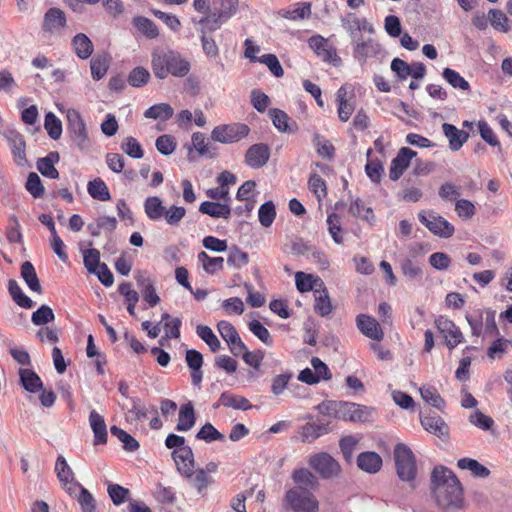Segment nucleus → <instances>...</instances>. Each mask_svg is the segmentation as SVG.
<instances>
[{"mask_svg": "<svg viewBox=\"0 0 512 512\" xmlns=\"http://www.w3.org/2000/svg\"><path fill=\"white\" fill-rule=\"evenodd\" d=\"M151 68L154 76L160 80L168 76L183 78L189 74L191 63L179 51L157 48L151 54Z\"/></svg>", "mask_w": 512, "mask_h": 512, "instance_id": "nucleus-1", "label": "nucleus"}, {"mask_svg": "<svg viewBox=\"0 0 512 512\" xmlns=\"http://www.w3.org/2000/svg\"><path fill=\"white\" fill-rule=\"evenodd\" d=\"M144 212L147 218L151 221L158 222L165 220V222L172 227L180 224L186 215V209L182 206L171 205L166 207L163 201L158 196H149L143 203Z\"/></svg>", "mask_w": 512, "mask_h": 512, "instance_id": "nucleus-2", "label": "nucleus"}, {"mask_svg": "<svg viewBox=\"0 0 512 512\" xmlns=\"http://www.w3.org/2000/svg\"><path fill=\"white\" fill-rule=\"evenodd\" d=\"M496 312L491 308H478L467 313L465 318L474 337L482 335L499 336V329L495 320Z\"/></svg>", "mask_w": 512, "mask_h": 512, "instance_id": "nucleus-3", "label": "nucleus"}, {"mask_svg": "<svg viewBox=\"0 0 512 512\" xmlns=\"http://www.w3.org/2000/svg\"><path fill=\"white\" fill-rule=\"evenodd\" d=\"M66 119V131L73 144L81 151L88 150L91 146V141L86 123L80 112L70 108L66 111Z\"/></svg>", "mask_w": 512, "mask_h": 512, "instance_id": "nucleus-4", "label": "nucleus"}, {"mask_svg": "<svg viewBox=\"0 0 512 512\" xmlns=\"http://www.w3.org/2000/svg\"><path fill=\"white\" fill-rule=\"evenodd\" d=\"M284 502L293 512H318L319 504L313 493L303 488H290Z\"/></svg>", "mask_w": 512, "mask_h": 512, "instance_id": "nucleus-5", "label": "nucleus"}, {"mask_svg": "<svg viewBox=\"0 0 512 512\" xmlns=\"http://www.w3.org/2000/svg\"><path fill=\"white\" fill-rule=\"evenodd\" d=\"M394 458L398 477L403 481H413L417 474V467L411 449L403 443H398L394 449Z\"/></svg>", "mask_w": 512, "mask_h": 512, "instance_id": "nucleus-6", "label": "nucleus"}, {"mask_svg": "<svg viewBox=\"0 0 512 512\" xmlns=\"http://www.w3.org/2000/svg\"><path fill=\"white\" fill-rule=\"evenodd\" d=\"M249 133L250 128L244 123L222 124L213 128L211 139L222 144H232L246 138Z\"/></svg>", "mask_w": 512, "mask_h": 512, "instance_id": "nucleus-7", "label": "nucleus"}, {"mask_svg": "<svg viewBox=\"0 0 512 512\" xmlns=\"http://www.w3.org/2000/svg\"><path fill=\"white\" fill-rule=\"evenodd\" d=\"M433 494L439 507L444 509H459L462 507L463 492L460 482L437 487Z\"/></svg>", "mask_w": 512, "mask_h": 512, "instance_id": "nucleus-8", "label": "nucleus"}, {"mask_svg": "<svg viewBox=\"0 0 512 512\" xmlns=\"http://www.w3.org/2000/svg\"><path fill=\"white\" fill-rule=\"evenodd\" d=\"M418 218L431 233L441 238H449L455 232L454 226L434 211H421Z\"/></svg>", "mask_w": 512, "mask_h": 512, "instance_id": "nucleus-9", "label": "nucleus"}, {"mask_svg": "<svg viewBox=\"0 0 512 512\" xmlns=\"http://www.w3.org/2000/svg\"><path fill=\"white\" fill-rule=\"evenodd\" d=\"M308 464L323 479L336 477L341 471L339 463L326 452L311 455Z\"/></svg>", "mask_w": 512, "mask_h": 512, "instance_id": "nucleus-10", "label": "nucleus"}, {"mask_svg": "<svg viewBox=\"0 0 512 512\" xmlns=\"http://www.w3.org/2000/svg\"><path fill=\"white\" fill-rule=\"evenodd\" d=\"M353 57L362 66L369 58L377 57L382 52L381 45L373 38L364 40L357 38L352 41Z\"/></svg>", "mask_w": 512, "mask_h": 512, "instance_id": "nucleus-11", "label": "nucleus"}, {"mask_svg": "<svg viewBox=\"0 0 512 512\" xmlns=\"http://www.w3.org/2000/svg\"><path fill=\"white\" fill-rule=\"evenodd\" d=\"M217 331L227 343L230 352L238 357L245 350V343L240 338L236 328L228 321L221 320L217 323Z\"/></svg>", "mask_w": 512, "mask_h": 512, "instance_id": "nucleus-12", "label": "nucleus"}, {"mask_svg": "<svg viewBox=\"0 0 512 512\" xmlns=\"http://www.w3.org/2000/svg\"><path fill=\"white\" fill-rule=\"evenodd\" d=\"M435 325L439 333L445 339V344L450 350L463 342L464 337L462 332L450 319L444 316H439L435 320Z\"/></svg>", "mask_w": 512, "mask_h": 512, "instance_id": "nucleus-13", "label": "nucleus"}, {"mask_svg": "<svg viewBox=\"0 0 512 512\" xmlns=\"http://www.w3.org/2000/svg\"><path fill=\"white\" fill-rule=\"evenodd\" d=\"M270 155L271 150L266 143H256L246 150L244 163L249 168L260 169L268 163Z\"/></svg>", "mask_w": 512, "mask_h": 512, "instance_id": "nucleus-14", "label": "nucleus"}, {"mask_svg": "<svg viewBox=\"0 0 512 512\" xmlns=\"http://www.w3.org/2000/svg\"><path fill=\"white\" fill-rule=\"evenodd\" d=\"M308 46L324 62L334 64L339 59L336 49L321 35L311 36L308 39Z\"/></svg>", "mask_w": 512, "mask_h": 512, "instance_id": "nucleus-15", "label": "nucleus"}, {"mask_svg": "<svg viewBox=\"0 0 512 512\" xmlns=\"http://www.w3.org/2000/svg\"><path fill=\"white\" fill-rule=\"evenodd\" d=\"M370 416L371 410L368 407L356 403L340 401L338 419L365 422Z\"/></svg>", "mask_w": 512, "mask_h": 512, "instance_id": "nucleus-16", "label": "nucleus"}, {"mask_svg": "<svg viewBox=\"0 0 512 512\" xmlns=\"http://www.w3.org/2000/svg\"><path fill=\"white\" fill-rule=\"evenodd\" d=\"M416 155L417 153L408 147L399 149L397 155L391 161L389 178L392 181H397L409 167L411 160Z\"/></svg>", "mask_w": 512, "mask_h": 512, "instance_id": "nucleus-17", "label": "nucleus"}, {"mask_svg": "<svg viewBox=\"0 0 512 512\" xmlns=\"http://www.w3.org/2000/svg\"><path fill=\"white\" fill-rule=\"evenodd\" d=\"M66 24L67 19L64 11L60 8L52 7L43 16L42 30L49 34H60Z\"/></svg>", "mask_w": 512, "mask_h": 512, "instance_id": "nucleus-18", "label": "nucleus"}, {"mask_svg": "<svg viewBox=\"0 0 512 512\" xmlns=\"http://www.w3.org/2000/svg\"><path fill=\"white\" fill-rule=\"evenodd\" d=\"M13 155L14 161L17 165L23 166L26 164V143L23 135L14 129L7 130L4 134Z\"/></svg>", "mask_w": 512, "mask_h": 512, "instance_id": "nucleus-19", "label": "nucleus"}, {"mask_svg": "<svg viewBox=\"0 0 512 512\" xmlns=\"http://www.w3.org/2000/svg\"><path fill=\"white\" fill-rule=\"evenodd\" d=\"M356 326L369 339L379 342L384 338V332L380 324L370 315L359 314L356 317Z\"/></svg>", "mask_w": 512, "mask_h": 512, "instance_id": "nucleus-20", "label": "nucleus"}, {"mask_svg": "<svg viewBox=\"0 0 512 512\" xmlns=\"http://www.w3.org/2000/svg\"><path fill=\"white\" fill-rule=\"evenodd\" d=\"M172 457L179 473L185 477H191L194 474V454L190 446L175 449L172 452Z\"/></svg>", "mask_w": 512, "mask_h": 512, "instance_id": "nucleus-21", "label": "nucleus"}, {"mask_svg": "<svg viewBox=\"0 0 512 512\" xmlns=\"http://www.w3.org/2000/svg\"><path fill=\"white\" fill-rule=\"evenodd\" d=\"M233 10L229 12H214L199 20L200 35H211L232 17Z\"/></svg>", "mask_w": 512, "mask_h": 512, "instance_id": "nucleus-22", "label": "nucleus"}, {"mask_svg": "<svg viewBox=\"0 0 512 512\" xmlns=\"http://www.w3.org/2000/svg\"><path fill=\"white\" fill-rule=\"evenodd\" d=\"M420 421L422 427L431 434L439 438H446L449 435V427L445 421L438 415H421Z\"/></svg>", "mask_w": 512, "mask_h": 512, "instance_id": "nucleus-23", "label": "nucleus"}, {"mask_svg": "<svg viewBox=\"0 0 512 512\" xmlns=\"http://www.w3.org/2000/svg\"><path fill=\"white\" fill-rule=\"evenodd\" d=\"M89 424L94 434V445H104L107 443V425L104 417L96 410H92L89 414Z\"/></svg>", "mask_w": 512, "mask_h": 512, "instance_id": "nucleus-24", "label": "nucleus"}, {"mask_svg": "<svg viewBox=\"0 0 512 512\" xmlns=\"http://www.w3.org/2000/svg\"><path fill=\"white\" fill-rule=\"evenodd\" d=\"M60 160V155L57 151L49 152L45 157L39 158L36 162L37 170L44 176L50 179H58L59 172L55 168V164Z\"/></svg>", "mask_w": 512, "mask_h": 512, "instance_id": "nucleus-25", "label": "nucleus"}, {"mask_svg": "<svg viewBox=\"0 0 512 512\" xmlns=\"http://www.w3.org/2000/svg\"><path fill=\"white\" fill-rule=\"evenodd\" d=\"M219 406L242 411H247L253 407L247 398L232 394L229 391H224L221 393L217 403L214 404V408H218Z\"/></svg>", "mask_w": 512, "mask_h": 512, "instance_id": "nucleus-26", "label": "nucleus"}, {"mask_svg": "<svg viewBox=\"0 0 512 512\" xmlns=\"http://www.w3.org/2000/svg\"><path fill=\"white\" fill-rule=\"evenodd\" d=\"M442 130L449 141V148L452 151L460 150L469 138L468 132L460 130L450 123H444L442 125Z\"/></svg>", "mask_w": 512, "mask_h": 512, "instance_id": "nucleus-27", "label": "nucleus"}, {"mask_svg": "<svg viewBox=\"0 0 512 512\" xmlns=\"http://www.w3.org/2000/svg\"><path fill=\"white\" fill-rule=\"evenodd\" d=\"M195 423L196 413L192 402L181 405L175 430L178 432H187L194 427Z\"/></svg>", "mask_w": 512, "mask_h": 512, "instance_id": "nucleus-28", "label": "nucleus"}, {"mask_svg": "<svg viewBox=\"0 0 512 512\" xmlns=\"http://www.w3.org/2000/svg\"><path fill=\"white\" fill-rule=\"evenodd\" d=\"M329 432V424L324 422H308L300 428L299 434L302 442L312 443Z\"/></svg>", "mask_w": 512, "mask_h": 512, "instance_id": "nucleus-29", "label": "nucleus"}, {"mask_svg": "<svg viewBox=\"0 0 512 512\" xmlns=\"http://www.w3.org/2000/svg\"><path fill=\"white\" fill-rule=\"evenodd\" d=\"M199 212L212 218H223L227 220L231 216L232 209L229 203L204 201L199 206Z\"/></svg>", "mask_w": 512, "mask_h": 512, "instance_id": "nucleus-30", "label": "nucleus"}, {"mask_svg": "<svg viewBox=\"0 0 512 512\" xmlns=\"http://www.w3.org/2000/svg\"><path fill=\"white\" fill-rule=\"evenodd\" d=\"M18 373L20 384L27 392L37 393L43 389V382L34 370L20 368Z\"/></svg>", "mask_w": 512, "mask_h": 512, "instance_id": "nucleus-31", "label": "nucleus"}, {"mask_svg": "<svg viewBox=\"0 0 512 512\" xmlns=\"http://www.w3.org/2000/svg\"><path fill=\"white\" fill-rule=\"evenodd\" d=\"M337 113L340 121L347 122L355 110L354 103L347 98L346 85L341 86L336 92Z\"/></svg>", "mask_w": 512, "mask_h": 512, "instance_id": "nucleus-32", "label": "nucleus"}, {"mask_svg": "<svg viewBox=\"0 0 512 512\" xmlns=\"http://www.w3.org/2000/svg\"><path fill=\"white\" fill-rule=\"evenodd\" d=\"M358 467L368 473H376L382 467V458L376 452H362L357 457Z\"/></svg>", "mask_w": 512, "mask_h": 512, "instance_id": "nucleus-33", "label": "nucleus"}, {"mask_svg": "<svg viewBox=\"0 0 512 512\" xmlns=\"http://www.w3.org/2000/svg\"><path fill=\"white\" fill-rule=\"evenodd\" d=\"M71 45L77 57L83 60L88 59L94 51L92 41L84 33L76 34L72 38Z\"/></svg>", "mask_w": 512, "mask_h": 512, "instance_id": "nucleus-34", "label": "nucleus"}, {"mask_svg": "<svg viewBox=\"0 0 512 512\" xmlns=\"http://www.w3.org/2000/svg\"><path fill=\"white\" fill-rule=\"evenodd\" d=\"M291 478L297 485L295 488L315 489L318 486L317 477L307 468H298L292 472Z\"/></svg>", "mask_w": 512, "mask_h": 512, "instance_id": "nucleus-35", "label": "nucleus"}, {"mask_svg": "<svg viewBox=\"0 0 512 512\" xmlns=\"http://www.w3.org/2000/svg\"><path fill=\"white\" fill-rule=\"evenodd\" d=\"M459 480L456 475L445 466H436L431 474V483L432 489H436L437 487L456 484Z\"/></svg>", "mask_w": 512, "mask_h": 512, "instance_id": "nucleus-36", "label": "nucleus"}, {"mask_svg": "<svg viewBox=\"0 0 512 512\" xmlns=\"http://www.w3.org/2000/svg\"><path fill=\"white\" fill-rule=\"evenodd\" d=\"M132 24L139 33L148 39H155L159 36L158 27L147 17L136 16L132 19Z\"/></svg>", "mask_w": 512, "mask_h": 512, "instance_id": "nucleus-37", "label": "nucleus"}, {"mask_svg": "<svg viewBox=\"0 0 512 512\" xmlns=\"http://www.w3.org/2000/svg\"><path fill=\"white\" fill-rule=\"evenodd\" d=\"M8 291L13 301L20 307L31 309L35 302L22 291L18 282L14 279L8 281Z\"/></svg>", "mask_w": 512, "mask_h": 512, "instance_id": "nucleus-38", "label": "nucleus"}, {"mask_svg": "<svg viewBox=\"0 0 512 512\" xmlns=\"http://www.w3.org/2000/svg\"><path fill=\"white\" fill-rule=\"evenodd\" d=\"M21 277L30 290L39 294L42 293V287L40 285L39 278L36 274L33 264L30 261H25L22 264Z\"/></svg>", "mask_w": 512, "mask_h": 512, "instance_id": "nucleus-39", "label": "nucleus"}, {"mask_svg": "<svg viewBox=\"0 0 512 512\" xmlns=\"http://www.w3.org/2000/svg\"><path fill=\"white\" fill-rule=\"evenodd\" d=\"M457 466L462 470H469L474 477L487 478L490 470L475 459L464 457L458 460Z\"/></svg>", "mask_w": 512, "mask_h": 512, "instance_id": "nucleus-40", "label": "nucleus"}, {"mask_svg": "<svg viewBox=\"0 0 512 512\" xmlns=\"http://www.w3.org/2000/svg\"><path fill=\"white\" fill-rule=\"evenodd\" d=\"M189 151L192 149L197 150L199 155L213 158L217 155L216 148H212L209 143L206 142L205 135L201 132H195L192 134V145L188 147Z\"/></svg>", "mask_w": 512, "mask_h": 512, "instance_id": "nucleus-41", "label": "nucleus"}, {"mask_svg": "<svg viewBox=\"0 0 512 512\" xmlns=\"http://www.w3.org/2000/svg\"><path fill=\"white\" fill-rule=\"evenodd\" d=\"M87 192L93 199L98 201L104 202L111 199L109 189L101 178L89 181L87 184Z\"/></svg>", "mask_w": 512, "mask_h": 512, "instance_id": "nucleus-42", "label": "nucleus"}, {"mask_svg": "<svg viewBox=\"0 0 512 512\" xmlns=\"http://www.w3.org/2000/svg\"><path fill=\"white\" fill-rule=\"evenodd\" d=\"M488 19L491 26L499 32L507 33L511 30L510 20L502 10L490 9Z\"/></svg>", "mask_w": 512, "mask_h": 512, "instance_id": "nucleus-43", "label": "nucleus"}, {"mask_svg": "<svg viewBox=\"0 0 512 512\" xmlns=\"http://www.w3.org/2000/svg\"><path fill=\"white\" fill-rule=\"evenodd\" d=\"M403 275L410 281H421L423 278L422 265L413 261L412 259L405 258L400 264Z\"/></svg>", "mask_w": 512, "mask_h": 512, "instance_id": "nucleus-44", "label": "nucleus"}, {"mask_svg": "<svg viewBox=\"0 0 512 512\" xmlns=\"http://www.w3.org/2000/svg\"><path fill=\"white\" fill-rule=\"evenodd\" d=\"M174 110L167 103L152 105L145 112L144 116L148 119L167 121L173 116Z\"/></svg>", "mask_w": 512, "mask_h": 512, "instance_id": "nucleus-45", "label": "nucleus"}, {"mask_svg": "<svg viewBox=\"0 0 512 512\" xmlns=\"http://www.w3.org/2000/svg\"><path fill=\"white\" fill-rule=\"evenodd\" d=\"M196 334L202 341H204L208 345V347L213 353L220 350L221 343L209 326L202 324L197 325Z\"/></svg>", "mask_w": 512, "mask_h": 512, "instance_id": "nucleus-46", "label": "nucleus"}, {"mask_svg": "<svg viewBox=\"0 0 512 512\" xmlns=\"http://www.w3.org/2000/svg\"><path fill=\"white\" fill-rule=\"evenodd\" d=\"M198 261L202 264L203 269L208 274H215L223 269V257H211L206 252L201 251L197 255Z\"/></svg>", "mask_w": 512, "mask_h": 512, "instance_id": "nucleus-47", "label": "nucleus"}, {"mask_svg": "<svg viewBox=\"0 0 512 512\" xmlns=\"http://www.w3.org/2000/svg\"><path fill=\"white\" fill-rule=\"evenodd\" d=\"M442 77L455 89L468 92L471 89L469 82L454 69L444 68Z\"/></svg>", "mask_w": 512, "mask_h": 512, "instance_id": "nucleus-48", "label": "nucleus"}, {"mask_svg": "<svg viewBox=\"0 0 512 512\" xmlns=\"http://www.w3.org/2000/svg\"><path fill=\"white\" fill-rule=\"evenodd\" d=\"M44 128L53 140H58L63 132L62 122L53 112L45 114Z\"/></svg>", "mask_w": 512, "mask_h": 512, "instance_id": "nucleus-49", "label": "nucleus"}, {"mask_svg": "<svg viewBox=\"0 0 512 512\" xmlns=\"http://www.w3.org/2000/svg\"><path fill=\"white\" fill-rule=\"evenodd\" d=\"M195 438L197 440L205 441L206 443H212L214 441H225V436L209 422L205 423L200 428V430L196 433Z\"/></svg>", "mask_w": 512, "mask_h": 512, "instance_id": "nucleus-50", "label": "nucleus"}, {"mask_svg": "<svg viewBox=\"0 0 512 512\" xmlns=\"http://www.w3.org/2000/svg\"><path fill=\"white\" fill-rule=\"evenodd\" d=\"M110 432L120 442L123 443L124 450L129 451V452H134L139 448V446H140L139 442L134 437H132L130 434H128L126 431H124L123 429L114 425L110 428Z\"/></svg>", "mask_w": 512, "mask_h": 512, "instance_id": "nucleus-51", "label": "nucleus"}, {"mask_svg": "<svg viewBox=\"0 0 512 512\" xmlns=\"http://www.w3.org/2000/svg\"><path fill=\"white\" fill-rule=\"evenodd\" d=\"M315 282H319L320 287L324 286L323 282L319 278H314L311 274H306L304 272H297L295 274L296 288L301 293L313 290Z\"/></svg>", "mask_w": 512, "mask_h": 512, "instance_id": "nucleus-52", "label": "nucleus"}, {"mask_svg": "<svg viewBox=\"0 0 512 512\" xmlns=\"http://www.w3.org/2000/svg\"><path fill=\"white\" fill-rule=\"evenodd\" d=\"M54 470L60 484L75 479V474L63 455H58Z\"/></svg>", "mask_w": 512, "mask_h": 512, "instance_id": "nucleus-53", "label": "nucleus"}, {"mask_svg": "<svg viewBox=\"0 0 512 512\" xmlns=\"http://www.w3.org/2000/svg\"><path fill=\"white\" fill-rule=\"evenodd\" d=\"M109 60L106 56H95L90 62L91 76L93 80H101L107 73Z\"/></svg>", "mask_w": 512, "mask_h": 512, "instance_id": "nucleus-54", "label": "nucleus"}, {"mask_svg": "<svg viewBox=\"0 0 512 512\" xmlns=\"http://www.w3.org/2000/svg\"><path fill=\"white\" fill-rule=\"evenodd\" d=\"M422 399L429 405L441 410L445 406V401L438 393L437 389L432 386H424L420 388Z\"/></svg>", "mask_w": 512, "mask_h": 512, "instance_id": "nucleus-55", "label": "nucleus"}, {"mask_svg": "<svg viewBox=\"0 0 512 512\" xmlns=\"http://www.w3.org/2000/svg\"><path fill=\"white\" fill-rule=\"evenodd\" d=\"M332 304L328 295L327 289L323 286L322 291L315 297V305L314 310L315 312L322 316L326 317L330 315L332 312Z\"/></svg>", "mask_w": 512, "mask_h": 512, "instance_id": "nucleus-56", "label": "nucleus"}, {"mask_svg": "<svg viewBox=\"0 0 512 512\" xmlns=\"http://www.w3.org/2000/svg\"><path fill=\"white\" fill-rule=\"evenodd\" d=\"M55 315L52 308L48 305H41L32 313L31 321L36 326H43L54 321Z\"/></svg>", "mask_w": 512, "mask_h": 512, "instance_id": "nucleus-57", "label": "nucleus"}, {"mask_svg": "<svg viewBox=\"0 0 512 512\" xmlns=\"http://www.w3.org/2000/svg\"><path fill=\"white\" fill-rule=\"evenodd\" d=\"M477 126L481 138L490 146L497 147L498 152H502L501 144L490 125L485 120H480Z\"/></svg>", "mask_w": 512, "mask_h": 512, "instance_id": "nucleus-58", "label": "nucleus"}, {"mask_svg": "<svg viewBox=\"0 0 512 512\" xmlns=\"http://www.w3.org/2000/svg\"><path fill=\"white\" fill-rule=\"evenodd\" d=\"M311 15V4L309 2L297 3V6L286 10L282 16L288 20H302Z\"/></svg>", "mask_w": 512, "mask_h": 512, "instance_id": "nucleus-59", "label": "nucleus"}, {"mask_svg": "<svg viewBox=\"0 0 512 512\" xmlns=\"http://www.w3.org/2000/svg\"><path fill=\"white\" fill-rule=\"evenodd\" d=\"M249 262L248 254L242 251L238 246H232L229 249L227 263L236 269H240Z\"/></svg>", "mask_w": 512, "mask_h": 512, "instance_id": "nucleus-60", "label": "nucleus"}, {"mask_svg": "<svg viewBox=\"0 0 512 512\" xmlns=\"http://www.w3.org/2000/svg\"><path fill=\"white\" fill-rule=\"evenodd\" d=\"M276 209L272 201L263 203L258 211L259 222L263 227H270L275 220Z\"/></svg>", "mask_w": 512, "mask_h": 512, "instance_id": "nucleus-61", "label": "nucleus"}, {"mask_svg": "<svg viewBox=\"0 0 512 512\" xmlns=\"http://www.w3.org/2000/svg\"><path fill=\"white\" fill-rule=\"evenodd\" d=\"M121 149L124 153L134 159H140L144 155L141 144L132 136H128L123 140Z\"/></svg>", "mask_w": 512, "mask_h": 512, "instance_id": "nucleus-62", "label": "nucleus"}, {"mask_svg": "<svg viewBox=\"0 0 512 512\" xmlns=\"http://www.w3.org/2000/svg\"><path fill=\"white\" fill-rule=\"evenodd\" d=\"M309 190L316 196L318 201L327 195V186L322 177L316 173L310 175L308 180Z\"/></svg>", "mask_w": 512, "mask_h": 512, "instance_id": "nucleus-63", "label": "nucleus"}, {"mask_svg": "<svg viewBox=\"0 0 512 512\" xmlns=\"http://www.w3.org/2000/svg\"><path fill=\"white\" fill-rule=\"evenodd\" d=\"M150 79L149 71L144 67L134 68L128 75L127 82L132 87H142Z\"/></svg>", "mask_w": 512, "mask_h": 512, "instance_id": "nucleus-64", "label": "nucleus"}]
</instances>
